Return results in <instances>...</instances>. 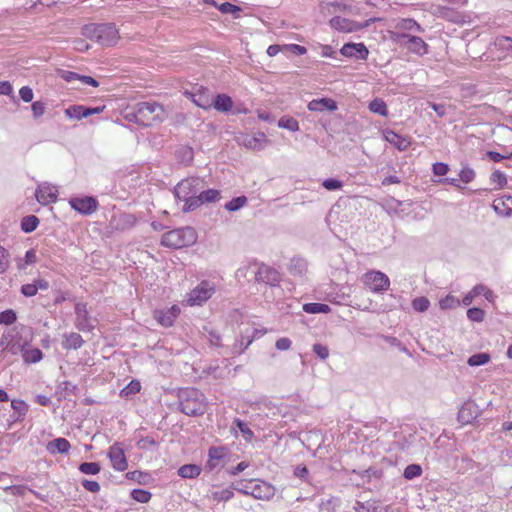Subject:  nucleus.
Segmentation results:
<instances>
[{
  "instance_id": "obj_64",
  "label": "nucleus",
  "mask_w": 512,
  "mask_h": 512,
  "mask_svg": "<svg viewBox=\"0 0 512 512\" xmlns=\"http://www.w3.org/2000/svg\"><path fill=\"white\" fill-rule=\"evenodd\" d=\"M512 45V38L508 36H500L495 40V46L500 49L509 51V46Z\"/></svg>"
},
{
  "instance_id": "obj_21",
  "label": "nucleus",
  "mask_w": 512,
  "mask_h": 512,
  "mask_svg": "<svg viewBox=\"0 0 512 512\" xmlns=\"http://www.w3.org/2000/svg\"><path fill=\"white\" fill-rule=\"evenodd\" d=\"M227 449L224 446L215 447L212 446L208 450V461L206 463V468L210 471L218 469L222 466L221 461L226 456Z\"/></svg>"
},
{
  "instance_id": "obj_8",
  "label": "nucleus",
  "mask_w": 512,
  "mask_h": 512,
  "mask_svg": "<svg viewBox=\"0 0 512 512\" xmlns=\"http://www.w3.org/2000/svg\"><path fill=\"white\" fill-rule=\"evenodd\" d=\"M364 285L374 293H382L390 286V280L381 271H369L363 276Z\"/></svg>"
},
{
  "instance_id": "obj_50",
  "label": "nucleus",
  "mask_w": 512,
  "mask_h": 512,
  "mask_svg": "<svg viewBox=\"0 0 512 512\" xmlns=\"http://www.w3.org/2000/svg\"><path fill=\"white\" fill-rule=\"evenodd\" d=\"M17 320V314L13 309L0 312V325H12Z\"/></svg>"
},
{
  "instance_id": "obj_23",
  "label": "nucleus",
  "mask_w": 512,
  "mask_h": 512,
  "mask_svg": "<svg viewBox=\"0 0 512 512\" xmlns=\"http://www.w3.org/2000/svg\"><path fill=\"white\" fill-rule=\"evenodd\" d=\"M478 415V406L473 401H467L461 406L458 412V421L462 424H468L476 419Z\"/></svg>"
},
{
  "instance_id": "obj_15",
  "label": "nucleus",
  "mask_w": 512,
  "mask_h": 512,
  "mask_svg": "<svg viewBox=\"0 0 512 512\" xmlns=\"http://www.w3.org/2000/svg\"><path fill=\"white\" fill-rule=\"evenodd\" d=\"M104 108L105 106L87 107L84 105H71L64 112L68 118L81 120L94 114H100Z\"/></svg>"
},
{
  "instance_id": "obj_14",
  "label": "nucleus",
  "mask_w": 512,
  "mask_h": 512,
  "mask_svg": "<svg viewBox=\"0 0 512 512\" xmlns=\"http://www.w3.org/2000/svg\"><path fill=\"white\" fill-rule=\"evenodd\" d=\"M214 293V288L210 286L209 282L203 281L197 287H195L188 297V303L190 305H201L207 301Z\"/></svg>"
},
{
  "instance_id": "obj_32",
  "label": "nucleus",
  "mask_w": 512,
  "mask_h": 512,
  "mask_svg": "<svg viewBox=\"0 0 512 512\" xmlns=\"http://www.w3.org/2000/svg\"><path fill=\"white\" fill-rule=\"evenodd\" d=\"M201 467L197 464H185L178 469V475L185 479H193L199 476Z\"/></svg>"
},
{
  "instance_id": "obj_63",
  "label": "nucleus",
  "mask_w": 512,
  "mask_h": 512,
  "mask_svg": "<svg viewBox=\"0 0 512 512\" xmlns=\"http://www.w3.org/2000/svg\"><path fill=\"white\" fill-rule=\"evenodd\" d=\"M313 352L322 360H325L329 356V349L326 345L316 343L313 345Z\"/></svg>"
},
{
  "instance_id": "obj_53",
  "label": "nucleus",
  "mask_w": 512,
  "mask_h": 512,
  "mask_svg": "<svg viewBox=\"0 0 512 512\" xmlns=\"http://www.w3.org/2000/svg\"><path fill=\"white\" fill-rule=\"evenodd\" d=\"M403 30L422 32V27L411 18L402 19L398 25Z\"/></svg>"
},
{
  "instance_id": "obj_40",
  "label": "nucleus",
  "mask_w": 512,
  "mask_h": 512,
  "mask_svg": "<svg viewBox=\"0 0 512 512\" xmlns=\"http://www.w3.org/2000/svg\"><path fill=\"white\" fill-rule=\"evenodd\" d=\"M355 510L356 512H394L389 506L377 507L373 504H364L361 502H357Z\"/></svg>"
},
{
  "instance_id": "obj_38",
  "label": "nucleus",
  "mask_w": 512,
  "mask_h": 512,
  "mask_svg": "<svg viewBox=\"0 0 512 512\" xmlns=\"http://www.w3.org/2000/svg\"><path fill=\"white\" fill-rule=\"evenodd\" d=\"M24 362L37 363L43 358V353L39 348L26 349L22 353Z\"/></svg>"
},
{
  "instance_id": "obj_45",
  "label": "nucleus",
  "mask_w": 512,
  "mask_h": 512,
  "mask_svg": "<svg viewBox=\"0 0 512 512\" xmlns=\"http://www.w3.org/2000/svg\"><path fill=\"white\" fill-rule=\"evenodd\" d=\"M247 202L248 199L246 196L234 197L232 200L225 204V209L230 212L238 211L239 209L244 207L247 204Z\"/></svg>"
},
{
  "instance_id": "obj_2",
  "label": "nucleus",
  "mask_w": 512,
  "mask_h": 512,
  "mask_svg": "<svg viewBox=\"0 0 512 512\" xmlns=\"http://www.w3.org/2000/svg\"><path fill=\"white\" fill-rule=\"evenodd\" d=\"M248 276H251L258 283H265L271 286L277 285L280 281L279 272L264 264L259 266L246 265L236 271V278L238 280L241 278H247Z\"/></svg>"
},
{
  "instance_id": "obj_29",
  "label": "nucleus",
  "mask_w": 512,
  "mask_h": 512,
  "mask_svg": "<svg viewBox=\"0 0 512 512\" xmlns=\"http://www.w3.org/2000/svg\"><path fill=\"white\" fill-rule=\"evenodd\" d=\"M84 344L82 336L78 333L71 332L63 335L62 347L66 350H77Z\"/></svg>"
},
{
  "instance_id": "obj_47",
  "label": "nucleus",
  "mask_w": 512,
  "mask_h": 512,
  "mask_svg": "<svg viewBox=\"0 0 512 512\" xmlns=\"http://www.w3.org/2000/svg\"><path fill=\"white\" fill-rule=\"evenodd\" d=\"M306 261L301 258H293L290 262L289 270L292 274L301 275L306 270Z\"/></svg>"
},
{
  "instance_id": "obj_19",
  "label": "nucleus",
  "mask_w": 512,
  "mask_h": 512,
  "mask_svg": "<svg viewBox=\"0 0 512 512\" xmlns=\"http://www.w3.org/2000/svg\"><path fill=\"white\" fill-rule=\"evenodd\" d=\"M340 53L349 58L366 60L369 54L367 47L363 43L349 42L343 45Z\"/></svg>"
},
{
  "instance_id": "obj_28",
  "label": "nucleus",
  "mask_w": 512,
  "mask_h": 512,
  "mask_svg": "<svg viewBox=\"0 0 512 512\" xmlns=\"http://www.w3.org/2000/svg\"><path fill=\"white\" fill-rule=\"evenodd\" d=\"M212 106L219 112L228 113L232 110L233 100L225 93L217 94L213 98Z\"/></svg>"
},
{
  "instance_id": "obj_17",
  "label": "nucleus",
  "mask_w": 512,
  "mask_h": 512,
  "mask_svg": "<svg viewBox=\"0 0 512 512\" xmlns=\"http://www.w3.org/2000/svg\"><path fill=\"white\" fill-rule=\"evenodd\" d=\"M57 193L58 190L56 187L50 185L47 182H44L40 184L36 189L35 197L40 204L46 205L57 201Z\"/></svg>"
},
{
  "instance_id": "obj_24",
  "label": "nucleus",
  "mask_w": 512,
  "mask_h": 512,
  "mask_svg": "<svg viewBox=\"0 0 512 512\" xmlns=\"http://www.w3.org/2000/svg\"><path fill=\"white\" fill-rule=\"evenodd\" d=\"M50 287L49 282L43 278H37L32 283L23 284L20 292L25 297L35 296L39 290H47Z\"/></svg>"
},
{
  "instance_id": "obj_60",
  "label": "nucleus",
  "mask_w": 512,
  "mask_h": 512,
  "mask_svg": "<svg viewBox=\"0 0 512 512\" xmlns=\"http://www.w3.org/2000/svg\"><path fill=\"white\" fill-rule=\"evenodd\" d=\"M439 305L443 310L452 309L459 305V300L452 295H447L439 301Z\"/></svg>"
},
{
  "instance_id": "obj_43",
  "label": "nucleus",
  "mask_w": 512,
  "mask_h": 512,
  "mask_svg": "<svg viewBox=\"0 0 512 512\" xmlns=\"http://www.w3.org/2000/svg\"><path fill=\"white\" fill-rule=\"evenodd\" d=\"M278 126L283 129L295 132L299 130L298 121L291 116H283L278 121Z\"/></svg>"
},
{
  "instance_id": "obj_18",
  "label": "nucleus",
  "mask_w": 512,
  "mask_h": 512,
  "mask_svg": "<svg viewBox=\"0 0 512 512\" xmlns=\"http://www.w3.org/2000/svg\"><path fill=\"white\" fill-rule=\"evenodd\" d=\"M275 487L268 482L258 480L253 484L250 496L258 500H270L275 495Z\"/></svg>"
},
{
  "instance_id": "obj_22",
  "label": "nucleus",
  "mask_w": 512,
  "mask_h": 512,
  "mask_svg": "<svg viewBox=\"0 0 512 512\" xmlns=\"http://www.w3.org/2000/svg\"><path fill=\"white\" fill-rule=\"evenodd\" d=\"M331 25L339 31L352 32L367 27L369 22L366 21L365 24H360L349 19L336 16L331 19Z\"/></svg>"
},
{
  "instance_id": "obj_61",
  "label": "nucleus",
  "mask_w": 512,
  "mask_h": 512,
  "mask_svg": "<svg viewBox=\"0 0 512 512\" xmlns=\"http://www.w3.org/2000/svg\"><path fill=\"white\" fill-rule=\"evenodd\" d=\"M220 12L224 14H236L241 11L239 6H236L230 2H224L218 6Z\"/></svg>"
},
{
  "instance_id": "obj_26",
  "label": "nucleus",
  "mask_w": 512,
  "mask_h": 512,
  "mask_svg": "<svg viewBox=\"0 0 512 512\" xmlns=\"http://www.w3.org/2000/svg\"><path fill=\"white\" fill-rule=\"evenodd\" d=\"M308 109L315 112L335 111L337 103L331 98L314 99L309 102Z\"/></svg>"
},
{
  "instance_id": "obj_13",
  "label": "nucleus",
  "mask_w": 512,
  "mask_h": 512,
  "mask_svg": "<svg viewBox=\"0 0 512 512\" xmlns=\"http://www.w3.org/2000/svg\"><path fill=\"white\" fill-rule=\"evenodd\" d=\"M184 95L196 106L208 110L212 107L213 97L208 88L200 86L197 91H185Z\"/></svg>"
},
{
  "instance_id": "obj_48",
  "label": "nucleus",
  "mask_w": 512,
  "mask_h": 512,
  "mask_svg": "<svg viewBox=\"0 0 512 512\" xmlns=\"http://www.w3.org/2000/svg\"><path fill=\"white\" fill-rule=\"evenodd\" d=\"M79 470L83 474L95 475L100 472L101 467L98 462H83L79 465Z\"/></svg>"
},
{
  "instance_id": "obj_59",
  "label": "nucleus",
  "mask_w": 512,
  "mask_h": 512,
  "mask_svg": "<svg viewBox=\"0 0 512 512\" xmlns=\"http://www.w3.org/2000/svg\"><path fill=\"white\" fill-rule=\"evenodd\" d=\"M322 186L328 191H337L343 187V182L336 178H327L322 182Z\"/></svg>"
},
{
  "instance_id": "obj_52",
  "label": "nucleus",
  "mask_w": 512,
  "mask_h": 512,
  "mask_svg": "<svg viewBox=\"0 0 512 512\" xmlns=\"http://www.w3.org/2000/svg\"><path fill=\"white\" fill-rule=\"evenodd\" d=\"M422 474V467L419 464H410L404 469L403 476L408 479H414Z\"/></svg>"
},
{
  "instance_id": "obj_51",
  "label": "nucleus",
  "mask_w": 512,
  "mask_h": 512,
  "mask_svg": "<svg viewBox=\"0 0 512 512\" xmlns=\"http://www.w3.org/2000/svg\"><path fill=\"white\" fill-rule=\"evenodd\" d=\"M255 481L254 480H249V481H246V480H240V481H237L236 483H233V489L244 494V495H247V496H250V491H251V487L253 486V483Z\"/></svg>"
},
{
  "instance_id": "obj_55",
  "label": "nucleus",
  "mask_w": 512,
  "mask_h": 512,
  "mask_svg": "<svg viewBox=\"0 0 512 512\" xmlns=\"http://www.w3.org/2000/svg\"><path fill=\"white\" fill-rule=\"evenodd\" d=\"M430 306V301L426 297H416L412 300V307L417 312H425Z\"/></svg>"
},
{
  "instance_id": "obj_6",
  "label": "nucleus",
  "mask_w": 512,
  "mask_h": 512,
  "mask_svg": "<svg viewBox=\"0 0 512 512\" xmlns=\"http://www.w3.org/2000/svg\"><path fill=\"white\" fill-rule=\"evenodd\" d=\"M204 187V181L199 177H188L181 180L173 189L174 196L184 202L183 208L197 198L198 193Z\"/></svg>"
},
{
  "instance_id": "obj_10",
  "label": "nucleus",
  "mask_w": 512,
  "mask_h": 512,
  "mask_svg": "<svg viewBox=\"0 0 512 512\" xmlns=\"http://www.w3.org/2000/svg\"><path fill=\"white\" fill-rule=\"evenodd\" d=\"M220 191L217 189L200 190L197 198L193 199L186 208H182V212L188 213L196 210L203 204L215 203L220 200Z\"/></svg>"
},
{
  "instance_id": "obj_42",
  "label": "nucleus",
  "mask_w": 512,
  "mask_h": 512,
  "mask_svg": "<svg viewBox=\"0 0 512 512\" xmlns=\"http://www.w3.org/2000/svg\"><path fill=\"white\" fill-rule=\"evenodd\" d=\"M233 486L212 492V499L217 502H227L234 496Z\"/></svg>"
},
{
  "instance_id": "obj_34",
  "label": "nucleus",
  "mask_w": 512,
  "mask_h": 512,
  "mask_svg": "<svg viewBox=\"0 0 512 512\" xmlns=\"http://www.w3.org/2000/svg\"><path fill=\"white\" fill-rule=\"evenodd\" d=\"M39 225V219L35 215H27L21 219V229L25 233H31L37 229Z\"/></svg>"
},
{
  "instance_id": "obj_36",
  "label": "nucleus",
  "mask_w": 512,
  "mask_h": 512,
  "mask_svg": "<svg viewBox=\"0 0 512 512\" xmlns=\"http://www.w3.org/2000/svg\"><path fill=\"white\" fill-rule=\"evenodd\" d=\"M303 311L308 314H327L331 311V308L324 303H306L303 305Z\"/></svg>"
},
{
  "instance_id": "obj_25",
  "label": "nucleus",
  "mask_w": 512,
  "mask_h": 512,
  "mask_svg": "<svg viewBox=\"0 0 512 512\" xmlns=\"http://www.w3.org/2000/svg\"><path fill=\"white\" fill-rule=\"evenodd\" d=\"M384 136L386 141L395 146L399 151H406L411 145L409 137H404L393 130H387Z\"/></svg>"
},
{
  "instance_id": "obj_46",
  "label": "nucleus",
  "mask_w": 512,
  "mask_h": 512,
  "mask_svg": "<svg viewBox=\"0 0 512 512\" xmlns=\"http://www.w3.org/2000/svg\"><path fill=\"white\" fill-rule=\"evenodd\" d=\"M233 425L240 430L246 441L250 442L254 438L253 431L247 426V424L243 420L236 418L233 421Z\"/></svg>"
},
{
  "instance_id": "obj_62",
  "label": "nucleus",
  "mask_w": 512,
  "mask_h": 512,
  "mask_svg": "<svg viewBox=\"0 0 512 512\" xmlns=\"http://www.w3.org/2000/svg\"><path fill=\"white\" fill-rule=\"evenodd\" d=\"M60 77L68 83H73L74 81H80L81 74H78L73 71L61 70L59 72Z\"/></svg>"
},
{
  "instance_id": "obj_33",
  "label": "nucleus",
  "mask_w": 512,
  "mask_h": 512,
  "mask_svg": "<svg viewBox=\"0 0 512 512\" xmlns=\"http://www.w3.org/2000/svg\"><path fill=\"white\" fill-rule=\"evenodd\" d=\"M433 13L452 22H460L461 16L449 7L437 5L435 6Z\"/></svg>"
},
{
  "instance_id": "obj_56",
  "label": "nucleus",
  "mask_w": 512,
  "mask_h": 512,
  "mask_svg": "<svg viewBox=\"0 0 512 512\" xmlns=\"http://www.w3.org/2000/svg\"><path fill=\"white\" fill-rule=\"evenodd\" d=\"M485 311L478 307H472L467 310V317L473 322H482L484 320Z\"/></svg>"
},
{
  "instance_id": "obj_12",
  "label": "nucleus",
  "mask_w": 512,
  "mask_h": 512,
  "mask_svg": "<svg viewBox=\"0 0 512 512\" xmlns=\"http://www.w3.org/2000/svg\"><path fill=\"white\" fill-rule=\"evenodd\" d=\"M76 321L75 326L83 332H91L94 328V320L89 316L86 303L75 304Z\"/></svg>"
},
{
  "instance_id": "obj_35",
  "label": "nucleus",
  "mask_w": 512,
  "mask_h": 512,
  "mask_svg": "<svg viewBox=\"0 0 512 512\" xmlns=\"http://www.w3.org/2000/svg\"><path fill=\"white\" fill-rule=\"evenodd\" d=\"M263 142H267L266 135L259 133L257 136L245 139L244 146L252 150H261L264 148Z\"/></svg>"
},
{
  "instance_id": "obj_54",
  "label": "nucleus",
  "mask_w": 512,
  "mask_h": 512,
  "mask_svg": "<svg viewBox=\"0 0 512 512\" xmlns=\"http://www.w3.org/2000/svg\"><path fill=\"white\" fill-rule=\"evenodd\" d=\"M458 176H459L460 181H462L465 184H468L474 180L475 171L472 168H470L469 166L465 165L460 170Z\"/></svg>"
},
{
  "instance_id": "obj_5",
  "label": "nucleus",
  "mask_w": 512,
  "mask_h": 512,
  "mask_svg": "<svg viewBox=\"0 0 512 512\" xmlns=\"http://www.w3.org/2000/svg\"><path fill=\"white\" fill-rule=\"evenodd\" d=\"M136 111L139 116V125L142 126H151L155 123H161L167 117L164 107L154 101L136 103Z\"/></svg>"
},
{
  "instance_id": "obj_30",
  "label": "nucleus",
  "mask_w": 512,
  "mask_h": 512,
  "mask_svg": "<svg viewBox=\"0 0 512 512\" xmlns=\"http://www.w3.org/2000/svg\"><path fill=\"white\" fill-rule=\"evenodd\" d=\"M71 445L70 442L62 437L56 438L47 444V450L52 453L65 454L68 453Z\"/></svg>"
},
{
  "instance_id": "obj_4",
  "label": "nucleus",
  "mask_w": 512,
  "mask_h": 512,
  "mask_svg": "<svg viewBox=\"0 0 512 512\" xmlns=\"http://www.w3.org/2000/svg\"><path fill=\"white\" fill-rule=\"evenodd\" d=\"M197 241V232L193 227L186 226L163 234L161 244L165 247L180 249L189 247Z\"/></svg>"
},
{
  "instance_id": "obj_16",
  "label": "nucleus",
  "mask_w": 512,
  "mask_h": 512,
  "mask_svg": "<svg viewBox=\"0 0 512 512\" xmlns=\"http://www.w3.org/2000/svg\"><path fill=\"white\" fill-rule=\"evenodd\" d=\"M108 457L112 467L117 471H125L128 467L127 459L120 443H114L108 450Z\"/></svg>"
},
{
  "instance_id": "obj_11",
  "label": "nucleus",
  "mask_w": 512,
  "mask_h": 512,
  "mask_svg": "<svg viewBox=\"0 0 512 512\" xmlns=\"http://www.w3.org/2000/svg\"><path fill=\"white\" fill-rule=\"evenodd\" d=\"M69 205L82 215H91L98 209L99 203L93 196H83L70 198Z\"/></svg>"
},
{
  "instance_id": "obj_20",
  "label": "nucleus",
  "mask_w": 512,
  "mask_h": 512,
  "mask_svg": "<svg viewBox=\"0 0 512 512\" xmlns=\"http://www.w3.org/2000/svg\"><path fill=\"white\" fill-rule=\"evenodd\" d=\"M180 313V308L177 305L166 310H156L154 312V318L163 327H171Z\"/></svg>"
},
{
  "instance_id": "obj_7",
  "label": "nucleus",
  "mask_w": 512,
  "mask_h": 512,
  "mask_svg": "<svg viewBox=\"0 0 512 512\" xmlns=\"http://www.w3.org/2000/svg\"><path fill=\"white\" fill-rule=\"evenodd\" d=\"M9 338V353L18 355L23 353L31 341V330L24 325L15 326L7 331Z\"/></svg>"
},
{
  "instance_id": "obj_58",
  "label": "nucleus",
  "mask_w": 512,
  "mask_h": 512,
  "mask_svg": "<svg viewBox=\"0 0 512 512\" xmlns=\"http://www.w3.org/2000/svg\"><path fill=\"white\" fill-rule=\"evenodd\" d=\"M140 389H141L140 382L133 380L121 390L120 395L128 397L130 395L138 393L140 391Z\"/></svg>"
},
{
  "instance_id": "obj_27",
  "label": "nucleus",
  "mask_w": 512,
  "mask_h": 512,
  "mask_svg": "<svg viewBox=\"0 0 512 512\" xmlns=\"http://www.w3.org/2000/svg\"><path fill=\"white\" fill-rule=\"evenodd\" d=\"M11 407L13 409V413L10 415V421L12 423L22 421L29 409L25 401L20 399H13L11 401Z\"/></svg>"
},
{
  "instance_id": "obj_3",
  "label": "nucleus",
  "mask_w": 512,
  "mask_h": 512,
  "mask_svg": "<svg viewBox=\"0 0 512 512\" xmlns=\"http://www.w3.org/2000/svg\"><path fill=\"white\" fill-rule=\"evenodd\" d=\"M83 35L95 40L103 46L115 44L119 38L118 30L113 23L88 24L83 27Z\"/></svg>"
},
{
  "instance_id": "obj_57",
  "label": "nucleus",
  "mask_w": 512,
  "mask_h": 512,
  "mask_svg": "<svg viewBox=\"0 0 512 512\" xmlns=\"http://www.w3.org/2000/svg\"><path fill=\"white\" fill-rule=\"evenodd\" d=\"M10 254L7 249L0 245V274L7 271L10 266L9 261Z\"/></svg>"
},
{
  "instance_id": "obj_41",
  "label": "nucleus",
  "mask_w": 512,
  "mask_h": 512,
  "mask_svg": "<svg viewBox=\"0 0 512 512\" xmlns=\"http://www.w3.org/2000/svg\"><path fill=\"white\" fill-rule=\"evenodd\" d=\"M339 503L340 499L333 496L329 497L328 499H322L319 503V510L320 512H335Z\"/></svg>"
},
{
  "instance_id": "obj_44",
  "label": "nucleus",
  "mask_w": 512,
  "mask_h": 512,
  "mask_svg": "<svg viewBox=\"0 0 512 512\" xmlns=\"http://www.w3.org/2000/svg\"><path fill=\"white\" fill-rule=\"evenodd\" d=\"M121 116L128 122H132L139 125V116L136 111V104L129 105L121 111Z\"/></svg>"
},
{
  "instance_id": "obj_1",
  "label": "nucleus",
  "mask_w": 512,
  "mask_h": 512,
  "mask_svg": "<svg viewBox=\"0 0 512 512\" xmlns=\"http://www.w3.org/2000/svg\"><path fill=\"white\" fill-rule=\"evenodd\" d=\"M178 409L187 416L198 417L206 413L207 401L204 393L194 387L179 389Z\"/></svg>"
},
{
  "instance_id": "obj_39",
  "label": "nucleus",
  "mask_w": 512,
  "mask_h": 512,
  "mask_svg": "<svg viewBox=\"0 0 512 512\" xmlns=\"http://www.w3.org/2000/svg\"><path fill=\"white\" fill-rule=\"evenodd\" d=\"M490 361V355L486 352H479L476 354L471 355L468 360L467 364L471 367H477L482 366Z\"/></svg>"
},
{
  "instance_id": "obj_9",
  "label": "nucleus",
  "mask_w": 512,
  "mask_h": 512,
  "mask_svg": "<svg viewBox=\"0 0 512 512\" xmlns=\"http://www.w3.org/2000/svg\"><path fill=\"white\" fill-rule=\"evenodd\" d=\"M395 41L419 56L427 53L428 46L421 37L411 36L406 33H396Z\"/></svg>"
},
{
  "instance_id": "obj_37",
  "label": "nucleus",
  "mask_w": 512,
  "mask_h": 512,
  "mask_svg": "<svg viewBox=\"0 0 512 512\" xmlns=\"http://www.w3.org/2000/svg\"><path fill=\"white\" fill-rule=\"evenodd\" d=\"M368 108L372 113L378 114L380 116L388 115L387 105H386L385 101L381 98L373 99L369 103Z\"/></svg>"
},
{
  "instance_id": "obj_31",
  "label": "nucleus",
  "mask_w": 512,
  "mask_h": 512,
  "mask_svg": "<svg viewBox=\"0 0 512 512\" xmlns=\"http://www.w3.org/2000/svg\"><path fill=\"white\" fill-rule=\"evenodd\" d=\"M115 223V228L119 230H126L132 228L136 223V218L132 214H122L118 218H113L111 224Z\"/></svg>"
},
{
  "instance_id": "obj_49",
  "label": "nucleus",
  "mask_w": 512,
  "mask_h": 512,
  "mask_svg": "<svg viewBox=\"0 0 512 512\" xmlns=\"http://www.w3.org/2000/svg\"><path fill=\"white\" fill-rule=\"evenodd\" d=\"M152 497V494L144 489H133L131 491V498L139 503H147Z\"/></svg>"
}]
</instances>
